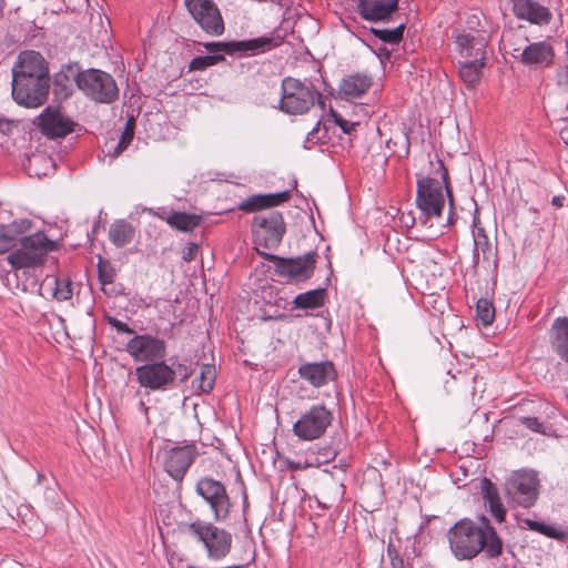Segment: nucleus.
Here are the masks:
<instances>
[{"label":"nucleus","mask_w":568,"mask_h":568,"mask_svg":"<svg viewBox=\"0 0 568 568\" xmlns=\"http://www.w3.org/2000/svg\"><path fill=\"white\" fill-rule=\"evenodd\" d=\"M474 255L476 258L479 257V253L483 254L484 258H488V255L491 253V245L488 237L481 231L474 237Z\"/></svg>","instance_id":"obj_39"},{"label":"nucleus","mask_w":568,"mask_h":568,"mask_svg":"<svg viewBox=\"0 0 568 568\" xmlns=\"http://www.w3.org/2000/svg\"><path fill=\"white\" fill-rule=\"evenodd\" d=\"M399 565H400V568H403V562L402 561H399Z\"/></svg>","instance_id":"obj_55"},{"label":"nucleus","mask_w":568,"mask_h":568,"mask_svg":"<svg viewBox=\"0 0 568 568\" xmlns=\"http://www.w3.org/2000/svg\"><path fill=\"white\" fill-rule=\"evenodd\" d=\"M30 164H36V163H51V159L50 158H47L45 155L43 154H36V155H32L29 160Z\"/></svg>","instance_id":"obj_47"},{"label":"nucleus","mask_w":568,"mask_h":568,"mask_svg":"<svg viewBox=\"0 0 568 568\" xmlns=\"http://www.w3.org/2000/svg\"><path fill=\"white\" fill-rule=\"evenodd\" d=\"M565 196L562 195H556L551 200V204L556 207H562L564 206Z\"/></svg>","instance_id":"obj_48"},{"label":"nucleus","mask_w":568,"mask_h":568,"mask_svg":"<svg viewBox=\"0 0 568 568\" xmlns=\"http://www.w3.org/2000/svg\"><path fill=\"white\" fill-rule=\"evenodd\" d=\"M416 204L425 219L439 217L445 206L443 183L429 176L418 178Z\"/></svg>","instance_id":"obj_12"},{"label":"nucleus","mask_w":568,"mask_h":568,"mask_svg":"<svg viewBox=\"0 0 568 568\" xmlns=\"http://www.w3.org/2000/svg\"><path fill=\"white\" fill-rule=\"evenodd\" d=\"M393 566H394V568H400V565L399 564L397 565L396 562H393Z\"/></svg>","instance_id":"obj_54"},{"label":"nucleus","mask_w":568,"mask_h":568,"mask_svg":"<svg viewBox=\"0 0 568 568\" xmlns=\"http://www.w3.org/2000/svg\"><path fill=\"white\" fill-rule=\"evenodd\" d=\"M332 116L334 119L335 124L338 125L344 133L351 134L353 131H355V128L357 125L356 122L345 120L342 115H339L336 112H332Z\"/></svg>","instance_id":"obj_43"},{"label":"nucleus","mask_w":568,"mask_h":568,"mask_svg":"<svg viewBox=\"0 0 568 568\" xmlns=\"http://www.w3.org/2000/svg\"><path fill=\"white\" fill-rule=\"evenodd\" d=\"M290 197L287 191L273 194L252 195L239 204V209L244 212H255L264 207L276 206Z\"/></svg>","instance_id":"obj_29"},{"label":"nucleus","mask_w":568,"mask_h":568,"mask_svg":"<svg viewBox=\"0 0 568 568\" xmlns=\"http://www.w3.org/2000/svg\"><path fill=\"white\" fill-rule=\"evenodd\" d=\"M80 90L99 103H111L119 95V89L112 75L98 69L82 71Z\"/></svg>","instance_id":"obj_10"},{"label":"nucleus","mask_w":568,"mask_h":568,"mask_svg":"<svg viewBox=\"0 0 568 568\" xmlns=\"http://www.w3.org/2000/svg\"><path fill=\"white\" fill-rule=\"evenodd\" d=\"M455 43L464 61H459V78L467 89H475L485 65L487 36L485 32H457Z\"/></svg>","instance_id":"obj_3"},{"label":"nucleus","mask_w":568,"mask_h":568,"mask_svg":"<svg viewBox=\"0 0 568 568\" xmlns=\"http://www.w3.org/2000/svg\"><path fill=\"white\" fill-rule=\"evenodd\" d=\"M300 377L313 387H322L337 377L335 366L329 361L305 363L298 367Z\"/></svg>","instance_id":"obj_22"},{"label":"nucleus","mask_w":568,"mask_h":568,"mask_svg":"<svg viewBox=\"0 0 568 568\" xmlns=\"http://www.w3.org/2000/svg\"><path fill=\"white\" fill-rule=\"evenodd\" d=\"M525 523L530 530L537 531L554 539L561 540L567 535L566 531L560 527L547 525L531 519H527Z\"/></svg>","instance_id":"obj_36"},{"label":"nucleus","mask_w":568,"mask_h":568,"mask_svg":"<svg viewBox=\"0 0 568 568\" xmlns=\"http://www.w3.org/2000/svg\"><path fill=\"white\" fill-rule=\"evenodd\" d=\"M184 4L195 22L206 33L221 36L224 32L221 12L212 0H184Z\"/></svg>","instance_id":"obj_16"},{"label":"nucleus","mask_w":568,"mask_h":568,"mask_svg":"<svg viewBox=\"0 0 568 568\" xmlns=\"http://www.w3.org/2000/svg\"><path fill=\"white\" fill-rule=\"evenodd\" d=\"M373 80L364 73H355L345 77L339 84V93L346 99H357L367 92Z\"/></svg>","instance_id":"obj_28"},{"label":"nucleus","mask_w":568,"mask_h":568,"mask_svg":"<svg viewBox=\"0 0 568 568\" xmlns=\"http://www.w3.org/2000/svg\"><path fill=\"white\" fill-rule=\"evenodd\" d=\"M197 454L196 446L193 444L169 449L165 452V470L173 479L182 480Z\"/></svg>","instance_id":"obj_21"},{"label":"nucleus","mask_w":568,"mask_h":568,"mask_svg":"<svg viewBox=\"0 0 568 568\" xmlns=\"http://www.w3.org/2000/svg\"><path fill=\"white\" fill-rule=\"evenodd\" d=\"M477 317L484 326H488L494 322L495 308L487 298H479L476 305Z\"/></svg>","instance_id":"obj_38"},{"label":"nucleus","mask_w":568,"mask_h":568,"mask_svg":"<svg viewBox=\"0 0 568 568\" xmlns=\"http://www.w3.org/2000/svg\"><path fill=\"white\" fill-rule=\"evenodd\" d=\"M281 40L272 37H260L248 40L230 41V42H209L205 43V49L212 53L210 55L196 57L191 60V70H204L207 67L217 64L224 60L222 53L234 54L242 53L247 55H255L264 53L277 45Z\"/></svg>","instance_id":"obj_4"},{"label":"nucleus","mask_w":568,"mask_h":568,"mask_svg":"<svg viewBox=\"0 0 568 568\" xmlns=\"http://www.w3.org/2000/svg\"><path fill=\"white\" fill-rule=\"evenodd\" d=\"M82 71L77 63L63 65L53 77L54 94L63 99L71 95L74 85L80 89V78Z\"/></svg>","instance_id":"obj_24"},{"label":"nucleus","mask_w":568,"mask_h":568,"mask_svg":"<svg viewBox=\"0 0 568 568\" xmlns=\"http://www.w3.org/2000/svg\"><path fill=\"white\" fill-rule=\"evenodd\" d=\"M326 291L324 288L311 290L298 294L293 300L295 310H314L324 305Z\"/></svg>","instance_id":"obj_33"},{"label":"nucleus","mask_w":568,"mask_h":568,"mask_svg":"<svg viewBox=\"0 0 568 568\" xmlns=\"http://www.w3.org/2000/svg\"><path fill=\"white\" fill-rule=\"evenodd\" d=\"M520 422L530 430L545 434L544 425L536 417H521Z\"/></svg>","instance_id":"obj_45"},{"label":"nucleus","mask_w":568,"mask_h":568,"mask_svg":"<svg viewBox=\"0 0 568 568\" xmlns=\"http://www.w3.org/2000/svg\"><path fill=\"white\" fill-rule=\"evenodd\" d=\"M257 252L263 255L266 260L274 262L275 272L288 281L300 282L308 280L315 268L316 253L308 252L304 255L294 258H284L273 254H264L258 250Z\"/></svg>","instance_id":"obj_14"},{"label":"nucleus","mask_w":568,"mask_h":568,"mask_svg":"<svg viewBox=\"0 0 568 568\" xmlns=\"http://www.w3.org/2000/svg\"><path fill=\"white\" fill-rule=\"evenodd\" d=\"M539 478L534 470L514 473L505 484L507 496L524 508L534 506L539 496Z\"/></svg>","instance_id":"obj_11"},{"label":"nucleus","mask_w":568,"mask_h":568,"mask_svg":"<svg viewBox=\"0 0 568 568\" xmlns=\"http://www.w3.org/2000/svg\"><path fill=\"white\" fill-rule=\"evenodd\" d=\"M450 551L458 560L475 558L481 550L489 558L501 554L503 541L489 520L483 516L476 524L470 519L457 521L447 532Z\"/></svg>","instance_id":"obj_2"},{"label":"nucleus","mask_w":568,"mask_h":568,"mask_svg":"<svg viewBox=\"0 0 568 568\" xmlns=\"http://www.w3.org/2000/svg\"><path fill=\"white\" fill-rule=\"evenodd\" d=\"M55 248L54 242L38 232L23 237L21 246L7 256L12 268L34 267L43 263L47 254Z\"/></svg>","instance_id":"obj_7"},{"label":"nucleus","mask_w":568,"mask_h":568,"mask_svg":"<svg viewBox=\"0 0 568 568\" xmlns=\"http://www.w3.org/2000/svg\"><path fill=\"white\" fill-rule=\"evenodd\" d=\"M99 281L102 285L111 284L114 282L116 272L109 262H100L98 265Z\"/></svg>","instance_id":"obj_40"},{"label":"nucleus","mask_w":568,"mask_h":568,"mask_svg":"<svg viewBox=\"0 0 568 568\" xmlns=\"http://www.w3.org/2000/svg\"><path fill=\"white\" fill-rule=\"evenodd\" d=\"M139 385L150 390H163L175 381L174 369L163 359L140 365L135 368Z\"/></svg>","instance_id":"obj_17"},{"label":"nucleus","mask_w":568,"mask_h":568,"mask_svg":"<svg viewBox=\"0 0 568 568\" xmlns=\"http://www.w3.org/2000/svg\"><path fill=\"white\" fill-rule=\"evenodd\" d=\"M566 322H568V316H566Z\"/></svg>","instance_id":"obj_56"},{"label":"nucleus","mask_w":568,"mask_h":568,"mask_svg":"<svg viewBox=\"0 0 568 568\" xmlns=\"http://www.w3.org/2000/svg\"><path fill=\"white\" fill-rule=\"evenodd\" d=\"M549 343L554 353L568 364V322H566V316L554 320L549 329Z\"/></svg>","instance_id":"obj_26"},{"label":"nucleus","mask_w":568,"mask_h":568,"mask_svg":"<svg viewBox=\"0 0 568 568\" xmlns=\"http://www.w3.org/2000/svg\"><path fill=\"white\" fill-rule=\"evenodd\" d=\"M513 55L530 69H545L552 64L555 52L549 42L538 41L529 42L523 50L515 49Z\"/></svg>","instance_id":"obj_20"},{"label":"nucleus","mask_w":568,"mask_h":568,"mask_svg":"<svg viewBox=\"0 0 568 568\" xmlns=\"http://www.w3.org/2000/svg\"><path fill=\"white\" fill-rule=\"evenodd\" d=\"M332 420L333 413L323 404H316L301 414L292 430L301 440L311 442L321 438Z\"/></svg>","instance_id":"obj_9"},{"label":"nucleus","mask_w":568,"mask_h":568,"mask_svg":"<svg viewBox=\"0 0 568 568\" xmlns=\"http://www.w3.org/2000/svg\"><path fill=\"white\" fill-rule=\"evenodd\" d=\"M134 227L124 220L114 221L109 229V240L116 247H123L134 239Z\"/></svg>","instance_id":"obj_32"},{"label":"nucleus","mask_w":568,"mask_h":568,"mask_svg":"<svg viewBox=\"0 0 568 568\" xmlns=\"http://www.w3.org/2000/svg\"><path fill=\"white\" fill-rule=\"evenodd\" d=\"M185 532L203 545L210 559H222L231 551L232 535L212 523L196 519L185 526Z\"/></svg>","instance_id":"obj_5"},{"label":"nucleus","mask_w":568,"mask_h":568,"mask_svg":"<svg viewBox=\"0 0 568 568\" xmlns=\"http://www.w3.org/2000/svg\"><path fill=\"white\" fill-rule=\"evenodd\" d=\"M357 12L367 21H387L398 9V0H358Z\"/></svg>","instance_id":"obj_23"},{"label":"nucleus","mask_w":568,"mask_h":568,"mask_svg":"<svg viewBox=\"0 0 568 568\" xmlns=\"http://www.w3.org/2000/svg\"><path fill=\"white\" fill-rule=\"evenodd\" d=\"M514 14L518 19H525L535 24H547L551 20L548 8L532 0H514Z\"/></svg>","instance_id":"obj_25"},{"label":"nucleus","mask_w":568,"mask_h":568,"mask_svg":"<svg viewBox=\"0 0 568 568\" xmlns=\"http://www.w3.org/2000/svg\"><path fill=\"white\" fill-rule=\"evenodd\" d=\"M55 248L54 242L38 232L23 237L21 246L7 256L12 268L34 267L43 263L47 254Z\"/></svg>","instance_id":"obj_8"},{"label":"nucleus","mask_w":568,"mask_h":568,"mask_svg":"<svg viewBox=\"0 0 568 568\" xmlns=\"http://www.w3.org/2000/svg\"><path fill=\"white\" fill-rule=\"evenodd\" d=\"M37 125L48 138H63L74 130L75 123L59 108L47 106L37 119Z\"/></svg>","instance_id":"obj_19"},{"label":"nucleus","mask_w":568,"mask_h":568,"mask_svg":"<svg viewBox=\"0 0 568 568\" xmlns=\"http://www.w3.org/2000/svg\"><path fill=\"white\" fill-rule=\"evenodd\" d=\"M133 129H134L133 120H129L125 124L124 131L122 132L121 139L116 144V148L114 150V155H119L120 153H122L123 150H125L126 146L131 143V141L133 139Z\"/></svg>","instance_id":"obj_41"},{"label":"nucleus","mask_w":568,"mask_h":568,"mask_svg":"<svg viewBox=\"0 0 568 568\" xmlns=\"http://www.w3.org/2000/svg\"><path fill=\"white\" fill-rule=\"evenodd\" d=\"M168 224L179 231H192L200 223V217L194 214L175 212L166 219Z\"/></svg>","instance_id":"obj_35"},{"label":"nucleus","mask_w":568,"mask_h":568,"mask_svg":"<svg viewBox=\"0 0 568 568\" xmlns=\"http://www.w3.org/2000/svg\"><path fill=\"white\" fill-rule=\"evenodd\" d=\"M106 322L111 327H113L118 333H124V334H133L134 331L124 322L119 321L115 317L108 316Z\"/></svg>","instance_id":"obj_44"},{"label":"nucleus","mask_w":568,"mask_h":568,"mask_svg":"<svg viewBox=\"0 0 568 568\" xmlns=\"http://www.w3.org/2000/svg\"><path fill=\"white\" fill-rule=\"evenodd\" d=\"M281 89L280 109L287 114H304L322 99L312 83H305L292 77L282 80Z\"/></svg>","instance_id":"obj_6"},{"label":"nucleus","mask_w":568,"mask_h":568,"mask_svg":"<svg viewBox=\"0 0 568 568\" xmlns=\"http://www.w3.org/2000/svg\"><path fill=\"white\" fill-rule=\"evenodd\" d=\"M125 351L136 363H151L164 359L166 343L152 334H134L125 344Z\"/></svg>","instance_id":"obj_15"},{"label":"nucleus","mask_w":568,"mask_h":568,"mask_svg":"<svg viewBox=\"0 0 568 568\" xmlns=\"http://www.w3.org/2000/svg\"><path fill=\"white\" fill-rule=\"evenodd\" d=\"M197 252H199V245L195 243H189L187 246L183 251L182 258L185 262L193 261L196 257Z\"/></svg>","instance_id":"obj_46"},{"label":"nucleus","mask_w":568,"mask_h":568,"mask_svg":"<svg viewBox=\"0 0 568 568\" xmlns=\"http://www.w3.org/2000/svg\"><path fill=\"white\" fill-rule=\"evenodd\" d=\"M36 89H37V87H36V82H33V81H32L31 83H28V85H27V90H26V93H27L28 95L32 97V95H34V93H36Z\"/></svg>","instance_id":"obj_50"},{"label":"nucleus","mask_w":568,"mask_h":568,"mask_svg":"<svg viewBox=\"0 0 568 568\" xmlns=\"http://www.w3.org/2000/svg\"><path fill=\"white\" fill-rule=\"evenodd\" d=\"M196 493L210 505L216 521L224 520L231 509L225 486L213 478H202L196 484Z\"/></svg>","instance_id":"obj_18"},{"label":"nucleus","mask_w":568,"mask_h":568,"mask_svg":"<svg viewBox=\"0 0 568 568\" xmlns=\"http://www.w3.org/2000/svg\"><path fill=\"white\" fill-rule=\"evenodd\" d=\"M442 183H445V185H443V187H445L447 195H448V196H450V191H449V189H448V185H447V183H446V180L444 179Z\"/></svg>","instance_id":"obj_52"},{"label":"nucleus","mask_w":568,"mask_h":568,"mask_svg":"<svg viewBox=\"0 0 568 568\" xmlns=\"http://www.w3.org/2000/svg\"><path fill=\"white\" fill-rule=\"evenodd\" d=\"M140 408H141L142 410H144V413H145V414L148 413V409H149V408L145 406V404H144L143 402H140Z\"/></svg>","instance_id":"obj_53"},{"label":"nucleus","mask_w":568,"mask_h":568,"mask_svg":"<svg viewBox=\"0 0 568 568\" xmlns=\"http://www.w3.org/2000/svg\"><path fill=\"white\" fill-rule=\"evenodd\" d=\"M252 231L255 244L264 248L276 247L284 235L285 223L281 213L271 211L254 216Z\"/></svg>","instance_id":"obj_13"},{"label":"nucleus","mask_w":568,"mask_h":568,"mask_svg":"<svg viewBox=\"0 0 568 568\" xmlns=\"http://www.w3.org/2000/svg\"><path fill=\"white\" fill-rule=\"evenodd\" d=\"M10 129V122L4 119H0V132H7Z\"/></svg>","instance_id":"obj_49"},{"label":"nucleus","mask_w":568,"mask_h":568,"mask_svg":"<svg viewBox=\"0 0 568 568\" xmlns=\"http://www.w3.org/2000/svg\"><path fill=\"white\" fill-rule=\"evenodd\" d=\"M49 68L36 51H23L12 68V98L27 108L43 104L49 94Z\"/></svg>","instance_id":"obj_1"},{"label":"nucleus","mask_w":568,"mask_h":568,"mask_svg":"<svg viewBox=\"0 0 568 568\" xmlns=\"http://www.w3.org/2000/svg\"><path fill=\"white\" fill-rule=\"evenodd\" d=\"M31 227L29 220L13 221L11 224H0V254L14 246L19 236L28 232Z\"/></svg>","instance_id":"obj_30"},{"label":"nucleus","mask_w":568,"mask_h":568,"mask_svg":"<svg viewBox=\"0 0 568 568\" xmlns=\"http://www.w3.org/2000/svg\"><path fill=\"white\" fill-rule=\"evenodd\" d=\"M216 378V371L214 365L203 364L200 372L193 381V386L203 393H209L213 389Z\"/></svg>","instance_id":"obj_34"},{"label":"nucleus","mask_w":568,"mask_h":568,"mask_svg":"<svg viewBox=\"0 0 568 568\" xmlns=\"http://www.w3.org/2000/svg\"><path fill=\"white\" fill-rule=\"evenodd\" d=\"M371 31L376 38L385 43L398 44L403 39L404 24H399L394 29L372 28Z\"/></svg>","instance_id":"obj_37"},{"label":"nucleus","mask_w":568,"mask_h":568,"mask_svg":"<svg viewBox=\"0 0 568 568\" xmlns=\"http://www.w3.org/2000/svg\"><path fill=\"white\" fill-rule=\"evenodd\" d=\"M480 494L485 508L498 523H503L506 516V508L501 501L498 489L488 478L480 480Z\"/></svg>","instance_id":"obj_27"},{"label":"nucleus","mask_w":568,"mask_h":568,"mask_svg":"<svg viewBox=\"0 0 568 568\" xmlns=\"http://www.w3.org/2000/svg\"><path fill=\"white\" fill-rule=\"evenodd\" d=\"M284 463H285L286 467L288 469H291V470H303V469H306L308 467H314V466H318L320 465V463H314V462L308 460V459L292 460L290 458H285Z\"/></svg>","instance_id":"obj_42"},{"label":"nucleus","mask_w":568,"mask_h":568,"mask_svg":"<svg viewBox=\"0 0 568 568\" xmlns=\"http://www.w3.org/2000/svg\"><path fill=\"white\" fill-rule=\"evenodd\" d=\"M560 138L568 145V124L560 130Z\"/></svg>","instance_id":"obj_51"},{"label":"nucleus","mask_w":568,"mask_h":568,"mask_svg":"<svg viewBox=\"0 0 568 568\" xmlns=\"http://www.w3.org/2000/svg\"><path fill=\"white\" fill-rule=\"evenodd\" d=\"M41 290L47 291L58 301H68L73 294L70 280L60 278L54 275H48L43 280Z\"/></svg>","instance_id":"obj_31"}]
</instances>
